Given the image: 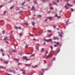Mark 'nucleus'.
<instances>
[{"mask_svg": "<svg viewBox=\"0 0 75 75\" xmlns=\"http://www.w3.org/2000/svg\"><path fill=\"white\" fill-rule=\"evenodd\" d=\"M23 59H25L27 61H29L30 60V59H27V57L25 56H24L23 57Z\"/></svg>", "mask_w": 75, "mask_h": 75, "instance_id": "1", "label": "nucleus"}, {"mask_svg": "<svg viewBox=\"0 0 75 75\" xmlns=\"http://www.w3.org/2000/svg\"><path fill=\"white\" fill-rule=\"evenodd\" d=\"M52 41V39H48L46 40L47 42H51Z\"/></svg>", "mask_w": 75, "mask_h": 75, "instance_id": "2", "label": "nucleus"}, {"mask_svg": "<svg viewBox=\"0 0 75 75\" xmlns=\"http://www.w3.org/2000/svg\"><path fill=\"white\" fill-rule=\"evenodd\" d=\"M8 37H5L4 38V39L3 40H7V41H9V39H8Z\"/></svg>", "mask_w": 75, "mask_h": 75, "instance_id": "3", "label": "nucleus"}, {"mask_svg": "<svg viewBox=\"0 0 75 75\" xmlns=\"http://www.w3.org/2000/svg\"><path fill=\"white\" fill-rule=\"evenodd\" d=\"M47 18V19H49V20H52V17H48Z\"/></svg>", "mask_w": 75, "mask_h": 75, "instance_id": "4", "label": "nucleus"}, {"mask_svg": "<svg viewBox=\"0 0 75 75\" xmlns=\"http://www.w3.org/2000/svg\"><path fill=\"white\" fill-rule=\"evenodd\" d=\"M35 48L38 51H39V49L38 48H39V47L38 46H35Z\"/></svg>", "mask_w": 75, "mask_h": 75, "instance_id": "5", "label": "nucleus"}, {"mask_svg": "<svg viewBox=\"0 0 75 75\" xmlns=\"http://www.w3.org/2000/svg\"><path fill=\"white\" fill-rule=\"evenodd\" d=\"M58 33L59 34V37H62V35L61 34L60 35L59 32H58Z\"/></svg>", "mask_w": 75, "mask_h": 75, "instance_id": "6", "label": "nucleus"}, {"mask_svg": "<svg viewBox=\"0 0 75 75\" xmlns=\"http://www.w3.org/2000/svg\"><path fill=\"white\" fill-rule=\"evenodd\" d=\"M65 8L67 9V10H68V9H69V7H68L66 5H65Z\"/></svg>", "mask_w": 75, "mask_h": 75, "instance_id": "7", "label": "nucleus"}, {"mask_svg": "<svg viewBox=\"0 0 75 75\" xmlns=\"http://www.w3.org/2000/svg\"><path fill=\"white\" fill-rule=\"evenodd\" d=\"M59 42H54V44H56L57 45H59Z\"/></svg>", "mask_w": 75, "mask_h": 75, "instance_id": "8", "label": "nucleus"}, {"mask_svg": "<svg viewBox=\"0 0 75 75\" xmlns=\"http://www.w3.org/2000/svg\"><path fill=\"white\" fill-rule=\"evenodd\" d=\"M67 6H70V7H72V6L71 5H70L69 3H67Z\"/></svg>", "mask_w": 75, "mask_h": 75, "instance_id": "9", "label": "nucleus"}, {"mask_svg": "<svg viewBox=\"0 0 75 75\" xmlns=\"http://www.w3.org/2000/svg\"><path fill=\"white\" fill-rule=\"evenodd\" d=\"M4 64H7L8 63V61L6 62H4Z\"/></svg>", "mask_w": 75, "mask_h": 75, "instance_id": "10", "label": "nucleus"}, {"mask_svg": "<svg viewBox=\"0 0 75 75\" xmlns=\"http://www.w3.org/2000/svg\"><path fill=\"white\" fill-rule=\"evenodd\" d=\"M32 9L33 10H35V8L34 7V6H33L32 7Z\"/></svg>", "mask_w": 75, "mask_h": 75, "instance_id": "11", "label": "nucleus"}, {"mask_svg": "<svg viewBox=\"0 0 75 75\" xmlns=\"http://www.w3.org/2000/svg\"><path fill=\"white\" fill-rule=\"evenodd\" d=\"M53 4H54V5H56V6H57V3H56V2H55L54 1L53 2Z\"/></svg>", "mask_w": 75, "mask_h": 75, "instance_id": "12", "label": "nucleus"}, {"mask_svg": "<svg viewBox=\"0 0 75 75\" xmlns=\"http://www.w3.org/2000/svg\"><path fill=\"white\" fill-rule=\"evenodd\" d=\"M68 22H69V21L68 20L66 22V25H68L69 24L68 23Z\"/></svg>", "mask_w": 75, "mask_h": 75, "instance_id": "13", "label": "nucleus"}, {"mask_svg": "<svg viewBox=\"0 0 75 75\" xmlns=\"http://www.w3.org/2000/svg\"><path fill=\"white\" fill-rule=\"evenodd\" d=\"M41 52H42L44 51V48H42L41 49Z\"/></svg>", "mask_w": 75, "mask_h": 75, "instance_id": "14", "label": "nucleus"}, {"mask_svg": "<svg viewBox=\"0 0 75 75\" xmlns=\"http://www.w3.org/2000/svg\"><path fill=\"white\" fill-rule=\"evenodd\" d=\"M38 66V65H35V66H32V67L33 68H36V67H37Z\"/></svg>", "mask_w": 75, "mask_h": 75, "instance_id": "15", "label": "nucleus"}, {"mask_svg": "<svg viewBox=\"0 0 75 75\" xmlns=\"http://www.w3.org/2000/svg\"><path fill=\"white\" fill-rule=\"evenodd\" d=\"M57 38H58V37H55L54 38L53 40H57Z\"/></svg>", "mask_w": 75, "mask_h": 75, "instance_id": "16", "label": "nucleus"}, {"mask_svg": "<svg viewBox=\"0 0 75 75\" xmlns=\"http://www.w3.org/2000/svg\"><path fill=\"white\" fill-rule=\"evenodd\" d=\"M0 68H3L4 69H6V67H1L0 66Z\"/></svg>", "mask_w": 75, "mask_h": 75, "instance_id": "17", "label": "nucleus"}, {"mask_svg": "<svg viewBox=\"0 0 75 75\" xmlns=\"http://www.w3.org/2000/svg\"><path fill=\"white\" fill-rule=\"evenodd\" d=\"M14 6H12L11 7L10 9L11 10L13 8H14Z\"/></svg>", "mask_w": 75, "mask_h": 75, "instance_id": "18", "label": "nucleus"}, {"mask_svg": "<svg viewBox=\"0 0 75 75\" xmlns=\"http://www.w3.org/2000/svg\"><path fill=\"white\" fill-rule=\"evenodd\" d=\"M32 24L33 25H34L35 24V23H34V22H32Z\"/></svg>", "mask_w": 75, "mask_h": 75, "instance_id": "19", "label": "nucleus"}, {"mask_svg": "<svg viewBox=\"0 0 75 75\" xmlns=\"http://www.w3.org/2000/svg\"><path fill=\"white\" fill-rule=\"evenodd\" d=\"M14 28H15V29H18V27L17 26H15L14 27Z\"/></svg>", "mask_w": 75, "mask_h": 75, "instance_id": "20", "label": "nucleus"}, {"mask_svg": "<svg viewBox=\"0 0 75 75\" xmlns=\"http://www.w3.org/2000/svg\"><path fill=\"white\" fill-rule=\"evenodd\" d=\"M52 35V34H50L48 36V37H51V36Z\"/></svg>", "mask_w": 75, "mask_h": 75, "instance_id": "21", "label": "nucleus"}, {"mask_svg": "<svg viewBox=\"0 0 75 75\" xmlns=\"http://www.w3.org/2000/svg\"><path fill=\"white\" fill-rule=\"evenodd\" d=\"M1 52H3L4 51L3 50V49L2 48L1 49Z\"/></svg>", "mask_w": 75, "mask_h": 75, "instance_id": "22", "label": "nucleus"}, {"mask_svg": "<svg viewBox=\"0 0 75 75\" xmlns=\"http://www.w3.org/2000/svg\"><path fill=\"white\" fill-rule=\"evenodd\" d=\"M16 59V61H17L18 62H18V61H19L18 59Z\"/></svg>", "mask_w": 75, "mask_h": 75, "instance_id": "23", "label": "nucleus"}, {"mask_svg": "<svg viewBox=\"0 0 75 75\" xmlns=\"http://www.w3.org/2000/svg\"><path fill=\"white\" fill-rule=\"evenodd\" d=\"M60 51V49H59V50L56 51V53H58V52H59Z\"/></svg>", "mask_w": 75, "mask_h": 75, "instance_id": "24", "label": "nucleus"}, {"mask_svg": "<svg viewBox=\"0 0 75 75\" xmlns=\"http://www.w3.org/2000/svg\"><path fill=\"white\" fill-rule=\"evenodd\" d=\"M22 35H23V33H20V37H21V36H22Z\"/></svg>", "mask_w": 75, "mask_h": 75, "instance_id": "25", "label": "nucleus"}, {"mask_svg": "<svg viewBox=\"0 0 75 75\" xmlns=\"http://www.w3.org/2000/svg\"><path fill=\"white\" fill-rule=\"evenodd\" d=\"M39 33H40V34H42V31H40V32H39Z\"/></svg>", "mask_w": 75, "mask_h": 75, "instance_id": "26", "label": "nucleus"}, {"mask_svg": "<svg viewBox=\"0 0 75 75\" xmlns=\"http://www.w3.org/2000/svg\"><path fill=\"white\" fill-rule=\"evenodd\" d=\"M53 28H54V29H55V28H56V25H53Z\"/></svg>", "mask_w": 75, "mask_h": 75, "instance_id": "27", "label": "nucleus"}, {"mask_svg": "<svg viewBox=\"0 0 75 75\" xmlns=\"http://www.w3.org/2000/svg\"><path fill=\"white\" fill-rule=\"evenodd\" d=\"M25 24V25H28V23H27V22H26L25 23H24Z\"/></svg>", "mask_w": 75, "mask_h": 75, "instance_id": "28", "label": "nucleus"}, {"mask_svg": "<svg viewBox=\"0 0 75 75\" xmlns=\"http://www.w3.org/2000/svg\"><path fill=\"white\" fill-rule=\"evenodd\" d=\"M48 32H49V33H51V30H47Z\"/></svg>", "mask_w": 75, "mask_h": 75, "instance_id": "29", "label": "nucleus"}, {"mask_svg": "<svg viewBox=\"0 0 75 75\" xmlns=\"http://www.w3.org/2000/svg\"><path fill=\"white\" fill-rule=\"evenodd\" d=\"M19 13H23V11H19Z\"/></svg>", "mask_w": 75, "mask_h": 75, "instance_id": "30", "label": "nucleus"}, {"mask_svg": "<svg viewBox=\"0 0 75 75\" xmlns=\"http://www.w3.org/2000/svg\"><path fill=\"white\" fill-rule=\"evenodd\" d=\"M5 33V31H3L2 34H4Z\"/></svg>", "mask_w": 75, "mask_h": 75, "instance_id": "31", "label": "nucleus"}, {"mask_svg": "<svg viewBox=\"0 0 75 75\" xmlns=\"http://www.w3.org/2000/svg\"><path fill=\"white\" fill-rule=\"evenodd\" d=\"M8 72H13V70H10L9 71H8Z\"/></svg>", "mask_w": 75, "mask_h": 75, "instance_id": "32", "label": "nucleus"}, {"mask_svg": "<svg viewBox=\"0 0 75 75\" xmlns=\"http://www.w3.org/2000/svg\"><path fill=\"white\" fill-rule=\"evenodd\" d=\"M31 65V64H28V67H30Z\"/></svg>", "mask_w": 75, "mask_h": 75, "instance_id": "33", "label": "nucleus"}, {"mask_svg": "<svg viewBox=\"0 0 75 75\" xmlns=\"http://www.w3.org/2000/svg\"><path fill=\"white\" fill-rule=\"evenodd\" d=\"M50 57V55H49L48 56H47V58H49V57Z\"/></svg>", "mask_w": 75, "mask_h": 75, "instance_id": "34", "label": "nucleus"}, {"mask_svg": "<svg viewBox=\"0 0 75 75\" xmlns=\"http://www.w3.org/2000/svg\"><path fill=\"white\" fill-rule=\"evenodd\" d=\"M52 4H49V6H52Z\"/></svg>", "mask_w": 75, "mask_h": 75, "instance_id": "35", "label": "nucleus"}, {"mask_svg": "<svg viewBox=\"0 0 75 75\" xmlns=\"http://www.w3.org/2000/svg\"><path fill=\"white\" fill-rule=\"evenodd\" d=\"M3 6L2 5H0V8H1V7H3Z\"/></svg>", "mask_w": 75, "mask_h": 75, "instance_id": "36", "label": "nucleus"}, {"mask_svg": "<svg viewBox=\"0 0 75 75\" xmlns=\"http://www.w3.org/2000/svg\"><path fill=\"white\" fill-rule=\"evenodd\" d=\"M47 40L46 39H44L43 40V41H47Z\"/></svg>", "mask_w": 75, "mask_h": 75, "instance_id": "37", "label": "nucleus"}, {"mask_svg": "<svg viewBox=\"0 0 75 75\" xmlns=\"http://www.w3.org/2000/svg\"><path fill=\"white\" fill-rule=\"evenodd\" d=\"M50 48L52 50V49H53V47H52V46H51L50 47Z\"/></svg>", "mask_w": 75, "mask_h": 75, "instance_id": "38", "label": "nucleus"}, {"mask_svg": "<svg viewBox=\"0 0 75 75\" xmlns=\"http://www.w3.org/2000/svg\"><path fill=\"white\" fill-rule=\"evenodd\" d=\"M52 59L53 61H55V57L53 58Z\"/></svg>", "mask_w": 75, "mask_h": 75, "instance_id": "39", "label": "nucleus"}, {"mask_svg": "<svg viewBox=\"0 0 75 75\" xmlns=\"http://www.w3.org/2000/svg\"><path fill=\"white\" fill-rule=\"evenodd\" d=\"M25 4V2H23V3L22 4V6H23V5H24Z\"/></svg>", "mask_w": 75, "mask_h": 75, "instance_id": "40", "label": "nucleus"}, {"mask_svg": "<svg viewBox=\"0 0 75 75\" xmlns=\"http://www.w3.org/2000/svg\"><path fill=\"white\" fill-rule=\"evenodd\" d=\"M6 11H5L4 12V14H6Z\"/></svg>", "mask_w": 75, "mask_h": 75, "instance_id": "41", "label": "nucleus"}, {"mask_svg": "<svg viewBox=\"0 0 75 75\" xmlns=\"http://www.w3.org/2000/svg\"><path fill=\"white\" fill-rule=\"evenodd\" d=\"M34 55H35V54H33L31 56V57H33V56H34Z\"/></svg>", "mask_w": 75, "mask_h": 75, "instance_id": "42", "label": "nucleus"}, {"mask_svg": "<svg viewBox=\"0 0 75 75\" xmlns=\"http://www.w3.org/2000/svg\"><path fill=\"white\" fill-rule=\"evenodd\" d=\"M5 41V42H6V43H7V44H8L9 43L7 41Z\"/></svg>", "mask_w": 75, "mask_h": 75, "instance_id": "43", "label": "nucleus"}, {"mask_svg": "<svg viewBox=\"0 0 75 75\" xmlns=\"http://www.w3.org/2000/svg\"><path fill=\"white\" fill-rule=\"evenodd\" d=\"M35 45H40V44L38 43H35Z\"/></svg>", "mask_w": 75, "mask_h": 75, "instance_id": "44", "label": "nucleus"}, {"mask_svg": "<svg viewBox=\"0 0 75 75\" xmlns=\"http://www.w3.org/2000/svg\"><path fill=\"white\" fill-rule=\"evenodd\" d=\"M20 55H22V54H23L22 53V52H21L20 53Z\"/></svg>", "mask_w": 75, "mask_h": 75, "instance_id": "45", "label": "nucleus"}, {"mask_svg": "<svg viewBox=\"0 0 75 75\" xmlns=\"http://www.w3.org/2000/svg\"><path fill=\"white\" fill-rule=\"evenodd\" d=\"M33 41H37V39H35L34 38L33 39Z\"/></svg>", "mask_w": 75, "mask_h": 75, "instance_id": "46", "label": "nucleus"}, {"mask_svg": "<svg viewBox=\"0 0 75 75\" xmlns=\"http://www.w3.org/2000/svg\"><path fill=\"white\" fill-rule=\"evenodd\" d=\"M23 75H25V71H24V72H23Z\"/></svg>", "mask_w": 75, "mask_h": 75, "instance_id": "47", "label": "nucleus"}, {"mask_svg": "<svg viewBox=\"0 0 75 75\" xmlns=\"http://www.w3.org/2000/svg\"><path fill=\"white\" fill-rule=\"evenodd\" d=\"M9 53L11 55V51H9Z\"/></svg>", "mask_w": 75, "mask_h": 75, "instance_id": "48", "label": "nucleus"}, {"mask_svg": "<svg viewBox=\"0 0 75 75\" xmlns=\"http://www.w3.org/2000/svg\"><path fill=\"white\" fill-rule=\"evenodd\" d=\"M38 16L39 17H41V15H38Z\"/></svg>", "mask_w": 75, "mask_h": 75, "instance_id": "49", "label": "nucleus"}, {"mask_svg": "<svg viewBox=\"0 0 75 75\" xmlns=\"http://www.w3.org/2000/svg\"><path fill=\"white\" fill-rule=\"evenodd\" d=\"M13 51L14 52H16V50H13Z\"/></svg>", "mask_w": 75, "mask_h": 75, "instance_id": "50", "label": "nucleus"}, {"mask_svg": "<svg viewBox=\"0 0 75 75\" xmlns=\"http://www.w3.org/2000/svg\"><path fill=\"white\" fill-rule=\"evenodd\" d=\"M50 9H51V10H53V7H50Z\"/></svg>", "mask_w": 75, "mask_h": 75, "instance_id": "51", "label": "nucleus"}, {"mask_svg": "<svg viewBox=\"0 0 75 75\" xmlns=\"http://www.w3.org/2000/svg\"><path fill=\"white\" fill-rule=\"evenodd\" d=\"M48 51H46V54H47V53H48Z\"/></svg>", "mask_w": 75, "mask_h": 75, "instance_id": "52", "label": "nucleus"}, {"mask_svg": "<svg viewBox=\"0 0 75 75\" xmlns=\"http://www.w3.org/2000/svg\"><path fill=\"white\" fill-rule=\"evenodd\" d=\"M58 18H61V16H59L57 17Z\"/></svg>", "mask_w": 75, "mask_h": 75, "instance_id": "53", "label": "nucleus"}, {"mask_svg": "<svg viewBox=\"0 0 75 75\" xmlns=\"http://www.w3.org/2000/svg\"><path fill=\"white\" fill-rule=\"evenodd\" d=\"M71 11H74V9H73V8H71Z\"/></svg>", "mask_w": 75, "mask_h": 75, "instance_id": "54", "label": "nucleus"}, {"mask_svg": "<svg viewBox=\"0 0 75 75\" xmlns=\"http://www.w3.org/2000/svg\"><path fill=\"white\" fill-rule=\"evenodd\" d=\"M34 3H35V4H37V2L36 1H34Z\"/></svg>", "mask_w": 75, "mask_h": 75, "instance_id": "55", "label": "nucleus"}, {"mask_svg": "<svg viewBox=\"0 0 75 75\" xmlns=\"http://www.w3.org/2000/svg\"><path fill=\"white\" fill-rule=\"evenodd\" d=\"M28 47V45H26L25 46V48H27Z\"/></svg>", "mask_w": 75, "mask_h": 75, "instance_id": "56", "label": "nucleus"}, {"mask_svg": "<svg viewBox=\"0 0 75 75\" xmlns=\"http://www.w3.org/2000/svg\"><path fill=\"white\" fill-rule=\"evenodd\" d=\"M54 47H57V46L56 45H54Z\"/></svg>", "mask_w": 75, "mask_h": 75, "instance_id": "57", "label": "nucleus"}, {"mask_svg": "<svg viewBox=\"0 0 75 75\" xmlns=\"http://www.w3.org/2000/svg\"><path fill=\"white\" fill-rule=\"evenodd\" d=\"M29 36H31V37H33V35L30 34L29 35Z\"/></svg>", "mask_w": 75, "mask_h": 75, "instance_id": "58", "label": "nucleus"}, {"mask_svg": "<svg viewBox=\"0 0 75 75\" xmlns=\"http://www.w3.org/2000/svg\"><path fill=\"white\" fill-rule=\"evenodd\" d=\"M59 0H57V3H59Z\"/></svg>", "mask_w": 75, "mask_h": 75, "instance_id": "59", "label": "nucleus"}, {"mask_svg": "<svg viewBox=\"0 0 75 75\" xmlns=\"http://www.w3.org/2000/svg\"><path fill=\"white\" fill-rule=\"evenodd\" d=\"M19 29H20V30H21V27H19Z\"/></svg>", "mask_w": 75, "mask_h": 75, "instance_id": "60", "label": "nucleus"}, {"mask_svg": "<svg viewBox=\"0 0 75 75\" xmlns=\"http://www.w3.org/2000/svg\"><path fill=\"white\" fill-rule=\"evenodd\" d=\"M0 61H1L2 62V61H3V59H0Z\"/></svg>", "mask_w": 75, "mask_h": 75, "instance_id": "61", "label": "nucleus"}, {"mask_svg": "<svg viewBox=\"0 0 75 75\" xmlns=\"http://www.w3.org/2000/svg\"><path fill=\"white\" fill-rule=\"evenodd\" d=\"M55 17H58V15H57V14H56L55 15Z\"/></svg>", "mask_w": 75, "mask_h": 75, "instance_id": "62", "label": "nucleus"}, {"mask_svg": "<svg viewBox=\"0 0 75 75\" xmlns=\"http://www.w3.org/2000/svg\"><path fill=\"white\" fill-rule=\"evenodd\" d=\"M21 71H23V72H25V71H24V70H21Z\"/></svg>", "mask_w": 75, "mask_h": 75, "instance_id": "63", "label": "nucleus"}, {"mask_svg": "<svg viewBox=\"0 0 75 75\" xmlns=\"http://www.w3.org/2000/svg\"><path fill=\"white\" fill-rule=\"evenodd\" d=\"M2 55L3 56H4V53H2Z\"/></svg>", "mask_w": 75, "mask_h": 75, "instance_id": "64", "label": "nucleus"}]
</instances>
